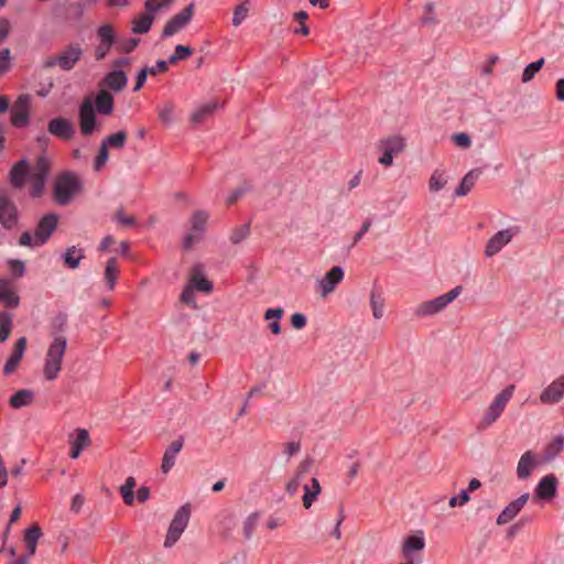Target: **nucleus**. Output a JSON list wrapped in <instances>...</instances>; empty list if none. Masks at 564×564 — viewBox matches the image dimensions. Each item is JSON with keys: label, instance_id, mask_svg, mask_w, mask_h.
<instances>
[{"label": "nucleus", "instance_id": "nucleus-39", "mask_svg": "<svg viewBox=\"0 0 564 564\" xmlns=\"http://www.w3.org/2000/svg\"><path fill=\"white\" fill-rule=\"evenodd\" d=\"M42 536L41 528L37 524L32 525L25 531L24 542L28 547L30 555H34L36 552V544L39 539Z\"/></svg>", "mask_w": 564, "mask_h": 564}, {"label": "nucleus", "instance_id": "nucleus-28", "mask_svg": "<svg viewBox=\"0 0 564 564\" xmlns=\"http://www.w3.org/2000/svg\"><path fill=\"white\" fill-rule=\"evenodd\" d=\"M95 106L99 113L110 115L113 111V97L105 88L100 89L95 99Z\"/></svg>", "mask_w": 564, "mask_h": 564}, {"label": "nucleus", "instance_id": "nucleus-13", "mask_svg": "<svg viewBox=\"0 0 564 564\" xmlns=\"http://www.w3.org/2000/svg\"><path fill=\"white\" fill-rule=\"evenodd\" d=\"M193 13L194 6L188 4L166 22L162 35L169 37L180 32L191 21Z\"/></svg>", "mask_w": 564, "mask_h": 564}, {"label": "nucleus", "instance_id": "nucleus-18", "mask_svg": "<svg viewBox=\"0 0 564 564\" xmlns=\"http://www.w3.org/2000/svg\"><path fill=\"white\" fill-rule=\"evenodd\" d=\"M57 225V217L55 215H46L43 217L34 232V245L42 246L50 238Z\"/></svg>", "mask_w": 564, "mask_h": 564}, {"label": "nucleus", "instance_id": "nucleus-7", "mask_svg": "<svg viewBox=\"0 0 564 564\" xmlns=\"http://www.w3.org/2000/svg\"><path fill=\"white\" fill-rule=\"evenodd\" d=\"M82 54L83 50L78 44L69 45L58 55L47 57L43 63V67L52 68L58 65L63 70H70L80 59Z\"/></svg>", "mask_w": 564, "mask_h": 564}, {"label": "nucleus", "instance_id": "nucleus-52", "mask_svg": "<svg viewBox=\"0 0 564 564\" xmlns=\"http://www.w3.org/2000/svg\"><path fill=\"white\" fill-rule=\"evenodd\" d=\"M249 8L246 3L239 4L236 7L232 18V24L238 26L242 23V21L248 17Z\"/></svg>", "mask_w": 564, "mask_h": 564}, {"label": "nucleus", "instance_id": "nucleus-3", "mask_svg": "<svg viewBox=\"0 0 564 564\" xmlns=\"http://www.w3.org/2000/svg\"><path fill=\"white\" fill-rule=\"evenodd\" d=\"M79 191L80 181L73 172L65 171L54 181L53 195L58 205H68Z\"/></svg>", "mask_w": 564, "mask_h": 564}, {"label": "nucleus", "instance_id": "nucleus-48", "mask_svg": "<svg viewBox=\"0 0 564 564\" xmlns=\"http://www.w3.org/2000/svg\"><path fill=\"white\" fill-rule=\"evenodd\" d=\"M544 64V59L540 58L533 63H530L522 73V82L528 83L530 82L535 74L542 68Z\"/></svg>", "mask_w": 564, "mask_h": 564}, {"label": "nucleus", "instance_id": "nucleus-36", "mask_svg": "<svg viewBox=\"0 0 564 564\" xmlns=\"http://www.w3.org/2000/svg\"><path fill=\"white\" fill-rule=\"evenodd\" d=\"M303 506L308 509L321 494V485L316 478L311 479V485H304Z\"/></svg>", "mask_w": 564, "mask_h": 564}, {"label": "nucleus", "instance_id": "nucleus-50", "mask_svg": "<svg viewBox=\"0 0 564 564\" xmlns=\"http://www.w3.org/2000/svg\"><path fill=\"white\" fill-rule=\"evenodd\" d=\"M109 160V150L100 144V149L94 160V169L95 171H100Z\"/></svg>", "mask_w": 564, "mask_h": 564}, {"label": "nucleus", "instance_id": "nucleus-43", "mask_svg": "<svg viewBox=\"0 0 564 564\" xmlns=\"http://www.w3.org/2000/svg\"><path fill=\"white\" fill-rule=\"evenodd\" d=\"M137 486L133 477H128L124 485L121 486L120 492L126 505L131 506L134 501L133 489Z\"/></svg>", "mask_w": 564, "mask_h": 564}, {"label": "nucleus", "instance_id": "nucleus-14", "mask_svg": "<svg viewBox=\"0 0 564 564\" xmlns=\"http://www.w3.org/2000/svg\"><path fill=\"white\" fill-rule=\"evenodd\" d=\"M564 398V373L554 379L540 393V402L551 405L558 403Z\"/></svg>", "mask_w": 564, "mask_h": 564}, {"label": "nucleus", "instance_id": "nucleus-49", "mask_svg": "<svg viewBox=\"0 0 564 564\" xmlns=\"http://www.w3.org/2000/svg\"><path fill=\"white\" fill-rule=\"evenodd\" d=\"M250 234V227L248 224H245V225H241L237 228H235L231 234H230V241L234 243V245H237L239 242H241L242 240H245Z\"/></svg>", "mask_w": 564, "mask_h": 564}, {"label": "nucleus", "instance_id": "nucleus-25", "mask_svg": "<svg viewBox=\"0 0 564 564\" xmlns=\"http://www.w3.org/2000/svg\"><path fill=\"white\" fill-rule=\"evenodd\" d=\"M564 449V435L554 436L543 448L542 459L550 463L554 460Z\"/></svg>", "mask_w": 564, "mask_h": 564}, {"label": "nucleus", "instance_id": "nucleus-51", "mask_svg": "<svg viewBox=\"0 0 564 564\" xmlns=\"http://www.w3.org/2000/svg\"><path fill=\"white\" fill-rule=\"evenodd\" d=\"M174 106L172 102H166L164 106L158 109L159 118L165 122L171 123L173 119Z\"/></svg>", "mask_w": 564, "mask_h": 564}, {"label": "nucleus", "instance_id": "nucleus-29", "mask_svg": "<svg viewBox=\"0 0 564 564\" xmlns=\"http://www.w3.org/2000/svg\"><path fill=\"white\" fill-rule=\"evenodd\" d=\"M217 107L218 104L216 101H210L197 108L191 116L192 124L198 126L205 122L214 115Z\"/></svg>", "mask_w": 564, "mask_h": 564}, {"label": "nucleus", "instance_id": "nucleus-10", "mask_svg": "<svg viewBox=\"0 0 564 564\" xmlns=\"http://www.w3.org/2000/svg\"><path fill=\"white\" fill-rule=\"evenodd\" d=\"M99 44L95 50V58L102 61L116 42L115 30L111 24H104L97 30Z\"/></svg>", "mask_w": 564, "mask_h": 564}, {"label": "nucleus", "instance_id": "nucleus-60", "mask_svg": "<svg viewBox=\"0 0 564 564\" xmlns=\"http://www.w3.org/2000/svg\"><path fill=\"white\" fill-rule=\"evenodd\" d=\"M469 495L466 490H462V492L459 494L458 497H452L449 499V507L452 508H455L457 506H464L465 503H467L469 501Z\"/></svg>", "mask_w": 564, "mask_h": 564}, {"label": "nucleus", "instance_id": "nucleus-2", "mask_svg": "<svg viewBox=\"0 0 564 564\" xmlns=\"http://www.w3.org/2000/svg\"><path fill=\"white\" fill-rule=\"evenodd\" d=\"M514 390V384H509L495 395L489 405L484 410L478 421L477 430L485 431L489 429L502 415L513 397Z\"/></svg>", "mask_w": 564, "mask_h": 564}, {"label": "nucleus", "instance_id": "nucleus-11", "mask_svg": "<svg viewBox=\"0 0 564 564\" xmlns=\"http://www.w3.org/2000/svg\"><path fill=\"white\" fill-rule=\"evenodd\" d=\"M516 228H507L496 232L487 242L485 247V254L491 258L499 253L501 249L507 246L512 238L517 235Z\"/></svg>", "mask_w": 564, "mask_h": 564}, {"label": "nucleus", "instance_id": "nucleus-37", "mask_svg": "<svg viewBox=\"0 0 564 564\" xmlns=\"http://www.w3.org/2000/svg\"><path fill=\"white\" fill-rule=\"evenodd\" d=\"M89 442L90 438L88 432L83 429L78 430L77 436L70 446V457L77 458L80 455L82 451L89 445Z\"/></svg>", "mask_w": 564, "mask_h": 564}, {"label": "nucleus", "instance_id": "nucleus-62", "mask_svg": "<svg viewBox=\"0 0 564 564\" xmlns=\"http://www.w3.org/2000/svg\"><path fill=\"white\" fill-rule=\"evenodd\" d=\"M246 193V187L241 186L232 191L226 198L227 205H234L243 194Z\"/></svg>", "mask_w": 564, "mask_h": 564}, {"label": "nucleus", "instance_id": "nucleus-32", "mask_svg": "<svg viewBox=\"0 0 564 564\" xmlns=\"http://www.w3.org/2000/svg\"><path fill=\"white\" fill-rule=\"evenodd\" d=\"M154 20V15L151 13H148L147 11L132 21V32L135 34H144L149 32V30L152 26Z\"/></svg>", "mask_w": 564, "mask_h": 564}, {"label": "nucleus", "instance_id": "nucleus-6", "mask_svg": "<svg viewBox=\"0 0 564 564\" xmlns=\"http://www.w3.org/2000/svg\"><path fill=\"white\" fill-rule=\"evenodd\" d=\"M189 517L191 507L188 503L177 509L167 529L164 547L170 549L178 541L188 524Z\"/></svg>", "mask_w": 564, "mask_h": 564}, {"label": "nucleus", "instance_id": "nucleus-55", "mask_svg": "<svg viewBox=\"0 0 564 564\" xmlns=\"http://www.w3.org/2000/svg\"><path fill=\"white\" fill-rule=\"evenodd\" d=\"M115 220L126 227L134 226L135 219L130 215H126L122 209H119L115 215Z\"/></svg>", "mask_w": 564, "mask_h": 564}, {"label": "nucleus", "instance_id": "nucleus-19", "mask_svg": "<svg viewBox=\"0 0 564 564\" xmlns=\"http://www.w3.org/2000/svg\"><path fill=\"white\" fill-rule=\"evenodd\" d=\"M529 494L521 495L518 499L511 501L498 516L497 524L502 525L509 523L525 506L529 500Z\"/></svg>", "mask_w": 564, "mask_h": 564}, {"label": "nucleus", "instance_id": "nucleus-47", "mask_svg": "<svg viewBox=\"0 0 564 564\" xmlns=\"http://www.w3.org/2000/svg\"><path fill=\"white\" fill-rule=\"evenodd\" d=\"M193 53V50L189 46L185 45H176L174 54L170 56L169 63L176 64L178 61H183L188 58Z\"/></svg>", "mask_w": 564, "mask_h": 564}, {"label": "nucleus", "instance_id": "nucleus-63", "mask_svg": "<svg viewBox=\"0 0 564 564\" xmlns=\"http://www.w3.org/2000/svg\"><path fill=\"white\" fill-rule=\"evenodd\" d=\"M181 301L188 304L195 305V296L194 289L192 286H187L181 294Z\"/></svg>", "mask_w": 564, "mask_h": 564}, {"label": "nucleus", "instance_id": "nucleus-56", "mask_svg": "<svg viewBox=\"0 0 564 564\" xmlns=\"http://www.w3.org/2000/svg\"><path fill=\"white\" fill-rule=\"evenodd\" d=\"M171 1L172 0H147L145 11L154 15L156 11H159L164 4Z\"/></svg>", "mask_w": 564, "mask_h": 564}, {"label": "nucleus", "instance_id": "nucleus-24", "mask_svg": "<svg viewBox=\"0 0 564 564\" xmlns=\"http://www.w3.org/2000/svg\"><path fill=\"white\" fill-rule=\"evenodd\" d=\"M25 347H26V338L25 337L19 338L14 345V349H13L11 357L7 360V362L4 365V368H3L4 375H10L11 372H13L15 370V368L18 367V365L20 364V361L22 359Z\"/></svg>", "mask_w": 564, "mask_h": 564}, {"label": "nucleus", "instance_id": "nucleus-64", "mask_svg": "<svg viewBox=\"0 0 564 564\" xmlns=\"http://www.w3.org/2000/svg\"><path fill=\"white\" fill-rule=\"evenodd\" d=\"M371 227V220L370 219H366L360 228V230L354 236V239H352V246H355L357 242H359L364 235L366 232H368V230L370 229Z\"/></svg>", "mask_w": 564, "mask_h": 564}, {"label": "nucleus", "instance_id": "nucleus-27", "mask_svg": "<svg viewBox=\"0 0 564 564\" xmlns=\"http://www.w3.org/2000/svg\"><path fill=\"white\" fill-rule=\"evenodd\" d=\"M425 546V541L422 535H411L409 536L402 546L403 556L409 563H413L412 553L414 551H421Z\"/></svg>", "mask_w": 564, "mask_h": 564}, {"label": "nucleus", "instance_id": "nucleus-1", "mask_svg": "<svg viewBox=\"0 0 564 564\" xmlns=\"http://www.w3.org/2000/svg\"><path fill=\"white\" fill-rule=\"evenodd\" d=\"M48 171L50 162L44 156H40L31 170L28 162L22 160L13 166L11 182L15 187H22L28 176L31 182V194L37 197L43 192Z\"/></svg>", "mask_w": 564, "mask_h": 564}, {"label": "nucleus", "instance_id": "nucleus-58", "mask_svg": "<svg viewBox=\"0 0 564 564\" xmlns=\"http://www.w3.org/2000/svg\"><path fill=\"white\" fill-rule=\"evenodd\" d=\"M9 267L15 278H21L25 272L24 263L20 260H10Z\"/></svg>", "mask_w": 564, "mask_h": 564}, {"label": "nucleus", "instance_id": "nucleus-31", "mask_svg": "<svg viewBox=\"0 0 564 564\" xmlns=\"http://www.w3.org/2000/svg\"><path fill=\"white\" fill-rule=\"evenodd\" d=\"M405 149V141L399 135L389 137L381 141L380 150H386L390 154L398 155Z\"/></svg>", "mask_w": 564, "mask_h": 564}, {"label": "nucleus", "instance_id": "nucleus-61", "mask_svg": "<svg viewBox=\"0 0 564 564\" xmlns=\"http://www.w3.org/2000/svg\"><path fill=\"white\" fill-rule=\"evenodd\" d=\"M307 323V319L305 317V315L301 314V313H294L292 316H291V324L292 326L295 328V329H302L305 327Z\"/></svg>", "mask_w": 564, "mask_h": 564}, {"label": "nucleus", "instance_id": "nucleus-40", "mask_svg": "<svg viewBox=\"0 0 564 564\" xmlns=\"http://www.w3.org/2000/svg\"><path fill=\"white\" fill-rule=\"evenodd\" d=\"M283 314H284V311L282 307H271V308H268L264 313V319L272 321L269 324V327H270L271 332L275 335L281 333V327H280L279 321L283 316Z\"/></svg>", "mask_w": 564, "mask_h": 564}, {"label": "nucleus", "instance_id": "nucleus-53", "mask_svg": "<svg viewBox=\"0 0 564 564\" xmlns=\"http://www.w3.org/2000/svg\"><path fill=\"white\" fill-rule=\"evenodd\" d=\"M453 142L456 147L462 149H468L471 145L470 137L465 132L455 133L453 137Z\"/></svg>", "mask_w": 564, "mask_h": 564}, {"label": "nucleus", "instance_id": "nucleus-8", "mask_svg": "<svg viewBox=\"0 0 564 564\" xmlns=\"http://www.w3.org/2000/svg\"><path fill=\"white\" fill-rule=\"evenodd\" d=\"M209 214L206 210H195L189 218V232L184 238V248L189 249L199 241L206 229Z\"/></svg>", "mask_w": 564, "mask_h": 564}, {"label": "nucleus", "instance_id": "nucleus-38", "mask_svg": "<svg viewBox=\"0 0 564 564\" xmlns=\"http://www.w3.org/2000/svg\"><path fill=\"white\" fill-rule=\"evenodd\" d=\"M128 134L126 131L120 130L113 134L107 135L102 141L101 144H104L108 150L116 149L121 150L124 148L127 143Z\"/></svg>", "mask_w": 564, "mask_h": 564}, {"label": "nucleus", "instance_id": "nucleus-12", "mask_svg": "<svg viewBox=\"0 0 564 564\" xmlns=\"http://www.w3.org/2000/svg\"><path fill=\"white\" fill-rule=\"evenodd\" d=\"M344 270L340 267H333L325 276L317 282V292L322 297L328 296L330 293H333L336 289V286L343 281L344 279Z\"/></svg>", "mask_w": 564, "mask_h": 564}, {"label": "nucleus", "instance_id": "nucleus-17", "mask_svg": "<svg viewBox=\"0 0 564 564\" xmlns=\"http://www.w3.org/2000/svg\"><path fill=\"white\" fill-rule=\"evenodd\" d=\"M0 302L8 308L18 307L20 304L17 286L9 278L0 279Z\"/></svg>", "mask_w": 564, "mask_h": 564}, {"label": "nucleus", "instance_id": "nucleus-45", "mask_svg": "<svg viewBox=\"0 0 564 564\" xmlns=\"http://www.w3.org/2000/svg\"><path fill=\"white\" fill-rule=\"evenodd\" d=\"M192 288L202 292H210L212 291V283L202 276L198 271H195L192 275Z\"/></svg>", "mask_w": 564, "mask_h": 564}, {"label": "nucleus", "instance_id": "nucleus-44", "mask_svg": "<svg viewBox=\"0 0 564 564\" xmlns=\"http://www.w3.org/2000/svg\"><path fill=\"white\" fill-rule=\"evenodd\" d=\"M12 328V317L7 312L0 313V343H3L10 336Z\"/></svg>", "mask_w": 564, "mask_h": 564}, {"label": "nucleus", "instance_id": "nucleus-34", "mask_svg": "<svg viewBox=\"0 0 564 564\" xmlns=\"http://www.w3.org/2000/svg\"><path fill=\"white\" fill-rule=\"evenodd\" d=\"M448 175L444 170L436 169L429 180V189L432 193H437L443 189L448 183Z\"/></svg>", "mask_w": 564, "mask_h": 564}, {"label": "nucleus", "instance_id": "nucleus-21", "mask_svg": "<svg viewBox=\"0 0 564 564\" xmlns=\"http://www.w3.org/2000/svg\"><path fill=\"white\" fill-rule=\"evenodd\" d=\"M538 462L532 451H527L519 459L517 465V476L519 479H527L536 467Z\"/></svg>", "mask_w": 564, "mask_h": 564}, {"label": "nucleus", "instance_id": "nucleus-20", "mask_svg": "<svg viewBox=\"0 0 564 564\" xmlns=\"http://www.w3.org/2000/svg\"><path fill=\"white\" fill-rule=\"evenodd\" d=\"M47 130L51 134L68 140L74 135L75 129L73 123L65 118H54L48 122Z\"/></svg>", "mask_w": 564, "mask_h": 564}, {"label": "nucleus", "instance_id": "nucleus-46", "mask_svg": "<svg viewBox=\"0 0 564 564\" xmlns=\"http://www.w3.org/2000/svg\"><path fill=\"white\" fill-rule=\"evenodd\" d=\"M259 521V514L253 512L249 514L243 521L242 531L246 539H251L253 531L256 530Z\"/></svg>", "mask_w": 564, "mask_h": 564}, {"label": "nucleus", "instance_id": "nucleus-33", "mask_svg": "<svg viewBox=\"0 0 564 564\" xmlns=\"http://www.w3.org/2000/svg\"><path fill=\"white\" fill-rule=\"evenodd\" d=\"M34 393L31 390L22 389L15 392L9 400L13 409H21L33 402Z\"/></svg>", "mask_w": 564, "mask_h": 564}, {"label": "nucleus", "instance_id": "nucleus-5", "mask_svg": "<svg viewBox=\"0 0 564 564\" xmlns=\"http://www.w3.org/2000/svg\"><path fill=\"white\" fill-rule=\"evenodd\" d=\"M462 286H455L445 294L420 303L415 307L414 315L417 317H426L440 313L462 293Z\"/></svg>", "mask_w": 564, "mask_h": 564}, {"label": "nucleus", "instance_id": "nucleus-42", "mask_svg": "<svg viewBox=\"0 0 564 564\" xmlns=\"http://www.w3.org/2000/svg\"><path fill=\"white\" fill-rule=\"evenodd\" d=\"M84 257V250L73 246L66 250L64 254V262L68 268L77 269Z\"/></svg>", "mask_w": 564, "mask_h": 564}, {"label": "nucleus", "instance_id": "nucleus-15", "mask_svg": "<svg viewBox=\"0 0 564 564\" xmlns=\"http://www.w3.org/2000/svg\"><path fill=\"white\" fill-rule=\"evenodd\" d=\"M30 96L21 95L11 108V122L14 127H24L29 123Z\"/></svg>", "mask_w": 564, "mask_h": 564}, {"label": "nucleus", "instance_id": "nucleus-16", "mask_svg": "<svg viewBox=\"0 0 564 564\" xmlns=\"http://www.w3.org/2000/svg\"><path fill=\"white\" fill-rule=\"evenodd\" d=\"M557 478L553 474L543 476L534 489V498L540 500H551L555 497L557 490Z\"/></svg>", "mask_w": 564, "mask_h": 564}, {"label": "nucleus", "instance_id": "nucleus-9", "mask_svg": "<svg viewBox=\"0 0 564 564\" xmlns=\"http://www.w3.org/2000/svg\"><path fill=\"white\" fill-rule=\"evenodd\" d=\"M79 128L83 135L88 137L95 130L99 129L97 118L94 109V104L90 97L86 98L80 107L78 113Z\"/></svg>", "mask_w": 564, "mask_h": 564}, {"label": "nucleus", "instance_id": "nucleus-57", "mask_svg": "<svg viewBox=\"0 0 564 564\" xmlns=\"http://www.w3.org/2000/svg\"><path fill=\"white\" fill-rule=\"evenodd\" d=\"M10 59L11 55L9 48H3L0 51V75L9 69Z\"/></svg>", "mask_w": 564, "mask_h": 564}, {"label": "nucleus", "instance_id": "nucleus-35", "mask_svg": "<svg viewBox=\"0 0 564 564\" xmlns=\"http://www.w3.org/2000/svg\"><path fill=\"white\" fill-rule=\"evenodd\" d=\"M480 172L477 170L469 171L462 180L460 185L456 188V196H465L467 195L471 188L474 187L476 181L478 180Z\"/></svg>", "mask_w": 564, "mask_h": 564}, {"label": "nucleus", "instance_id": "nucleus-30", "mask_svg": "<svg viewBox=\"0 0 564 564\" xmlns=\"http://www.w3.org/2000/svg\"><path fill=\"white\" fill-rule=\"evenodd\" d=\"M119 263L116 258H110L106 262L105 272H104V280L110 291H112L116 286V282L119 274Z\"/></svg>", "mask_w": 564, "mask_h": 564}, {"label": "nucleus", "instance_id": "nucleus-4", "mask_svg": "<svg viewBox=\"0 0 564 564\" xmlns=\"http://www.w3.org/2000/svg\"><path fill=\"white\" fill-rule=\"evenodd\" d=\"M67 339L64 336H55L51 343L44 362V376L47 380H55L61 371L65 355Z\"/></svg>", "mask_w": 564, "mask_h": 564}, {"label": "nucleus", "instance_id": "nucleus-26", "mask_svg": "<svg viewBox=\"0 0 564 564\" xmlns=\"http://www.w3.org/2000/svg\"><path fill=\"white\" fill-rule=\"evenodd\" d=\"M15 207L4 196L0 195V221L7 228H11L15 224Z\"/></svg>", "mask_w": 564, "mask_h": 564}, {"label": "nucleus", "instance_id": "nucleus-23", "mask_svg": "<svg viewBox=\"0 0 564 564\" xmlns=\"http://www.w3.org/2000/svg\"><path fill=\"white\" fill-rule=\"evenodd\" d=\"M183 445H184L183 437H178L177 440L173 441L171 443V445L166 448V451L163 455L162 466H161L162 471L164 474H167L171 470V468L174 466L176 456L181 452Z\"/></svg>", "mask_w": 564, "mask_h": 564}, {"label": "nucleus", "instance_id": "nucleus-59", "mask_svg": "<svg viewBox=\"0 0 564 564\" xmlns=\"http://www.w3.org/2000/svg\"><path fill=\"white\" fill-rule=\"evenodd\" d=\"M301 451V443L300 442H290L285 443L283 445V454L288 456V458H291L292 456L296 455Z\"/></svg>", "mask_w": 564, "mask_h": 564}, {"label": "nucleus", "instance_id": "nucleus-41", "mask_svg": "<svg viewBox=\"0 0 564 564\" xmlns=\"http://www.w3.org/2000/svg\"><path fill=\"white\" fill-rule=\"evenodd\" d=\"M369 304L375 319H380L384 313V299L380 293L371 291L369 295Z\"/></svg>", "mask_w": 564, "mask_h": 564}, {"label": "nucleus", "instance_id": "nucleus-22", "mask_svg": "<svg viewBox=\"0 0 564 564\" xmlns=\"http://www.w3.org/2000/svg\"><path fill=\"white\" fill-rule=\"evenodd\" d=\"M127 83L128 78L123 70H112L104 77L101 85L107 89L118 93L127 86Z\"/></svg>", "mask_w": 564, "mask_h": 564}, {"label": "nucleus", "instance_id": "nucleus-54", "mask_svg": "<svg viewBox=\"0 0 564 564\" xmlns=\"http://www.w3.org/2000/svg\"><path fill=\"white\" fill-rule=\"evenodd\" d=\"M139 43L140 40L134 37L122 40L119 42L117 50L121 53H130L139 45Z\"/></svg>", "mask_w": 564, "mask_h": 564}]
</instances>
